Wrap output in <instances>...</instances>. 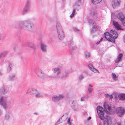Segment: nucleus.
Instances as JSON below:
<instances>
[{"label": "nucleus", "instance_id": "nucleus-48", "mask_svg": "<svg viewBox=\"0 0 125 125\" xmlns=\"http://www.w3.org/2000/svg\"><path fill=\"white\" fill-rule=\"evenodd\" d=\"M103 39V38H101V40L99 41V42H97V43H96V44L98 45V44H99L100 43L101 41V40L102 39Z\"/></svg>", "mask_w": 125, "mask_h": 125}, {"label": "nucleus", "instance_id": "nucleus-3", "mask_svg": "<svg viewBox=\"0 0 125 125\" xmlns=\"http://www.w3.org/2000/svg\"><path fill=\"white\" fill-rule=\"evenodd\" d=\"M53 72L54 74L52 75V78L55 79L65 78L67 76L69 73L68 71H66L64 74L60 76L59 74L61 73V69L60 68L58 67L54 68Z\"/></svg>", "mask_w": 125, "mask_h": 125}, {"label": "nucleus", "instance_id": "nucleus-47", "mask_svg": "<svg viewBox=\"0 0 125 125\" xmlns=\"http://www.w3.org/2000/svg\"><path fill=\"white\" fill-rule=\"evenodd\" d=\"M123 38L124 42L125 43V34L123 36Z\"/></svg>", "mask_w": 125, "mask_h": 125}, {"label": "nucleus", "instance_id": "nucleus-9", "mask_svg": "<svg viewBox=\"0 0 125 125\" xmlns=\"http://www.w3.org/2000/svg\"><path fill=\"white\" fill-rule=\"evenodd\" d=\"M35 72L37 76L42 78L44 77V73L39 68H36L35 70Z\"/></svg>", "mask_w": 125, "mask_h": 125}, {"label": "nucleus", "instance_id": "nucleus-35", "mask_svg": "<svg viewBox=\"0 0 125 125\" xmlns=\"http://www.w3.org/2000/svg\"><path fill=\"white\" fill-rule=\"evenodd\" d=\"M84 78V76L82 75H79L78 77V78L80 80L83 79Z\"/></svg>", "mask_w": 125, "mask_h": 125}, {"label": "nucleus", "instance_id": "nucleus-43", "mask_svg": "<svg viewBox=\"0 0 125 125\" xmlns=\"http://www.w3.org/2000/svg\"><path fill=\"white\" fill-rule=\"evenodd\" d=\"M115 125H121V124L120 122H116L115 123Z\"/></svg>", "mask_w": 125, "mask_h": 125}, {"label": "nucleus", "instance_id": "nucleus-20", "mask_svg": "<svg viewBox=\"0 0 125 125\" xmlns=\"http://www.w3.org/2000/svg\"><path fill=\"white\" fill-rule=\"evenodd\" d=\"M123 56V55L121 53H120L117 56V58L115 61V63H118L119 62L121 61V58Z\"/></svg>", "mask_w": 125, "mask_h": 125}, {"label": "nucleus", "instance_id": "nucleus-34", "mask_svg": "<svg viewBox=\"0 0 125 125\" xmlns=\"http://www.w3.org/2000/svg\"><path fill=\"white\" fill-rule=\"evenodd\" d=\"M75 10L74 9H73V11L72 14L70 15V17H72L74 16V13L75 12Z\"/></svg>", "mask_w": 125, "mask_h": 125}, {"label": "nucleus", "instance_id": "nucleus-51", "mask_svg": "<svg viewBox=\"0 0 125 125\" xmlns=\"http://www.w3.org/2000/svg\"><path fill=\"white\" fill-rule=\"evenodd\" d=\"M28 46L32 48L34 47V45H32V46H30L29 45V46Z\"/></svg>", "mask_w": 125, "mask_h": 125}, {"label": "nucleus", "instance_id": "nucleus-40", "mask_svg": "<svg viewBox=\"0 0 125 125\" xmlns=\"http://www.w3.org/2000/svg\"><path fill=\"white\" fill-rule=\"evenodd\" d=\"M91 13L93 15H95L96 13V11L95 10L93 11Z\"/></svg>", "mask_w": 125, "mask_h": 125}, {"label": "nucleus", "instance_id": "nucleus-5", "mask_svg": "<svg viewBox=\"0 0 125 125\" xmlns=\"http://www.w3.org/2000/svg\"><path fill=\"white\" fill-rule=\"evenodd\" d=\"M97 110L99 118L101 120H103L104 116V112L103 108L99 106L97 107Z\"/></svg>", "mask_w": 125, "mask_h": 125}, {"label": "nucleus", "instance_id": "nucleus-21", "mask_svg": "<svg viewBox=\"0 0 125 125\" xmlns=\"http://www.w3.org/2000/svg\"><path fill=\"white\" fill-rule=\"evenodd\" d=\"M88 66L90 70L92 71L95 73L97 72L98 70L94 68L92 65L89 64Z\"/></svg>", "mask_w": 125, "mask_h": 125}, {"label": "nucleus", "instance_id": "nucleus-32", "mask_svg": "<svg viewBox=\"0 0 125 125\" xmlns=\"http://www.w3.org/2000/svg\"><path fill=\"white\" fill-rule=\"evenodd\" d=\"M112 76L113 79L115 81L117 80V77L116 75L114 73H112Z\"/></svg>", "mask_w": 125, "mask_h": 125}, {"label": "nucleus", "instance_id": "nucleus-1", "mask_svg": "<svg viewBox=\"0 0 125 125\" xmlns=\"http://www.w3.org/2000/svg\"><path fill=\"white\" fill-rule=\"evenodd\" d=\"M14 25L15 26H18L19 28L21 29H25L28 31H31L35 26L34 24L28 20L19 21H15Z\"/></svg>", "mask_w": 125, "mask_h": 125}, {"label": "nucleus", "instance_id": "nucleus-54", "mask_svg": "<svg viewBox=\"0 0 125 125\" xmlns=\"http://www.w3.org/2000/svg\"><path fill=\"white\" fill-rule=\"evenodd\" d=\"M3 56H2V55H1V54H0V59L2 58Z\"/></svg>", "mask_w": 125, "mask_h": 125}, {"label": "nucleus", "instance_id": "nucleus-18", "mask_svg": "<svg viewBox=\"0 0 125 125\" xmlns=\"http://www.w3.org/2000/svg\"><path fill=\"white\" fill-rule=\"evenodd\" d=\"M104 110L107 113H110L111 109V107L108 105H104Z\"/></svg>", "mask_w": 125, "mask_h": 125}, {"label": "nucleus", "instance_id": "nucleus-15", "mask_svg": "<svg viewBox=\"0 0 125 125\" xmlns=\"http://www.w3.org/2000/svg\"><path fill=\"white\" fill-rule=\"evenodd\" d=\"M11 115V113L8 111H6L4 115V119L5 120H8L10 118Z\"/></svg>", "mask_w": 125, "mask_h": 125}, {"label": "nucleus", "instance_id": "nucleus-25", "mask_svg": "<svg viewBox=\"0 0 125 125\" xmlns=\"http://www.w3.org/2000/svg\"><path fill=\"white\" fill-rule=\"evenodd\" d=\"M67 117V115L66 114H65L62 116L60 119L62 120V121H64Z\"/></svg>", "mask_w": 125, "mask_h": 125}, {"label": "nucleus", "instance_id": "nucleus-41", "mask_svg": "<svg viewBox=\"0 0 125 125\" xmlns=\"http://www.w3.org/2000/svg\"><path fill=\"white\" fill-rule=\"evenodd\" d=\"M77 49V47L76 46H74L72 47V49L73 50L76 49Z\"/></svg>", "mask_w": 125, "mask_h": 125}, {"label": "nucleus", "instance_id": "nucleus-27", "mask_svg": "<svg viewBox=\"0 0 125 125\" xmlns=\"http://www.w3.org/2000/svg\"><path fill=\"white\" fill-rule=\"evenodd\" d=\"M43 94L40 92H38L35 94V97L37 98L42 97L43 96Z\"/></svg>", "mask_w": 125, "mask_h": 125}, {"label": "nucleus", "instance_id": "nucleus-4", "mask_svg": "<svg viewBox=\"0 0 125 125\" xmlns=\"http://www.w3.org/2000/svg\"><path fill=\"white\" fill-rule=\"evenodd\" d=\"M56 29L58 38L60 40H62L64 38L65 35L61 25L59 23H57Z\"/></svg>", "mask_w": 125, "mask_h": 125}, {"label": "nucleus", "instance_id": "nucleus-23", "mask_svg": "<svg viewBox=\"0 0 125 125\" xmlns=\"http://www.w3.org/2000/svg\"><path fill=\"white\" fill-rule=\"evenodd\" d=\"M72 107L75 110H77L78 109V104L76 102H74L73 103Z\"/></svg>", "mask_w": 125, "mask_h": 125}, {"label": "nucleus", "instance_id": "nucleus-7", "mask_svg": "<svg viewBox=\"0 0 125 125\" xmlns=\"http://www.w3.org/2000/svg\"><path fill=\"white\" fill-rule=\"evenodd\" d=\"M117 17L121 21L123 25L125 26V17L122 12H120L117 15Z\"/></svg>", "mask_w": 125, "mask_h": 125}, {"label": "nucleus", "instance_id": "nucleus-14", "mask_svg": "<svg viewBox=\"0 0 125 125\" xmlns=\"http://www.w3.org/2000/svg\"><path fill=\"white\" fill-rule=\"evenodd\" d=\"M113 24L115 27L116 28L117 30H122L121 28V26L117 22L114 21H113Z\"/></svg>", "mask_w": 125, "mask_h": 125}, {"label": "nucleus", "instance_id": "nucleus-55", "mask_svg": "<svg viewBox=\"0 0 125 125\" xmlns=\"http://www.w3.org/2000/svg\"><path fill=\"white\" fill-rule=\"evenodd\" d=\"M0 54H1V55H2V56H3H3H4L3 55V54H2V53H0Z\"/></svg>", "mask_w": 125, "mask_h": 125}, {"label": "nucleus", "instance_id": "nucleus-52", "mask_svg": "<svg viewBox=\"0 0 125 125\" xmlns=\"http://www.w3.org/2000/svg\"><path fill=\"white\" fill-rule=\"evenodd\" d=\"M109 94H106V97H109Z\"/></svg>", "mask_w": 125, "mask_h": 125}, {"label": "nucleus", "instance_id": "nucleus-46", "mask_svg": "<svg viewBox=\"0 0 125 125\" xmlns=\"http://www.w3.org/2000/svg\"><path fill=\"white\" fill-rule=\"evenodd\" d=\"M109 97L110 98V99L112 100L113 98V96L112 95H109Z\"/></svg>", "mask_w": 125, "mask_h": 125}, {"label": "nucleus", "instance_id": "nucleus-31", "mask_svg": "<svg viewBox=\"0 0 125 125\" xmlns=\"http://www.w3.org/2000/svg\"><path fill=\"white\" fill-rule=\"evenodd\" d=\"M93 87V85L91 84H89L88 87V91L89 93H91L93 89L92 88Z\"/></svg>", "mask_w": 125, "mask_h": 125}, {"label": "nucleus", "instance_id": "nucleus-2", "mask_svg": "<svg viewBox=\"0 0 125 125\" xmlns=\"http://www.w3.org/2000/svg\"><path fill=\"white\" fill-rule=\"evenodd\" d=\"M104 35L105 37L109 41L113 43H115L114 38H116L118 37V34L116 31L115 30H111L110 33H105Z\"/></svg>", "mask_w": 125, "mask_h": 125}, {"label": "nucleus", "instance_id": "nucleus-29", "mask_svg": "<svg viewBox=\"0 0 125 125\" xmlns=\"http://www.w3.org/2000/svg\"><path fill=\"white\" fill-rule=\"evenodd\" d=\"M29 10V7L28 6H25L23 9L22 13L23 14H24L27 12Z\"/></svg>", "mask_w": 125, "mask_h": 125}, {"label": "nucleus", "instance_id": "nucleus-6", "mask_svg": "<svg viewBox=\"0 0 125 125\" xmlns=\"http://www.w3.org/2000/svg\"><path fill=\"white\" fill-rule=\"evenodd\" d=\"M103 124L100 123L99 125H110L112 123V121L110 118L108 116L104 117Z\"/></svg>", "mask_w": 125, "mask_h": 125}, {"label": "nucleus", "instance_id": "nucleus-37", "mask_svg": "<svg viewBox=\"0 0 125 125\" xmlns=\"http://www.w3.org/2000/svg\"><path fill=\"white\" fill-rule=\"evenodd\" d=\"M85 97L84 96L81 97L80 100L81 101H84L85 100Z\"/></svg>", "mask_w": 125, "mask_h": 125}, {"label": "nucleus", "instance_id": "nucleus-17", "mask_svg": "<svg viewBox=\"0 0 125 125\" xmlns=\"http://www.w3.org/2000/svg\"><path fill=\"white\" fill-rule=\"evenodd\" d=\"M81 5V2L80 0H78L76 2L75 4L73 5V9L76 10L78 7L80 6Z\"/></svg>", "mask_w": 125, "mask_h": 125}, {"label": "nucleus", "instance_id": "nucleus-8", "mask_svg": "<svg viewBox=\"0 0 125 125\" xmlns=\"http://www.w3.org/2000/svg\"><path fill=\"white\" fill-rule=\"evenodd\" d=\"M90 25L93 26L92 28L91 29V33H93L96 31L97 26L95 24V21L92 20H90L89 21Z\"/></svg>", "mask_w": 125, "mask_h": 125}, {"label": "nucleus", "instance_id": "nucleus-49", "mask_svg": "<svg viewBox=\"0 0 125 125\" xmlns=\"http://www.w3.org/2000/svg\"><path fill=\"white\" fill-rule=\"evenodd\" d=\"M74 30L75 31H78V29L76 28H74Z\"/></svg>", "mask_w": 125, "mask_h": 125}, {"label": "nucleus", "instance_id": "nucleus-33", "mask_svg": "<svg viewBox=\"0 0 125 125\" xmlns=\"http://www.w3.org/2000/svg\"><path fill=\"white\" fill-rule=\"evenodd\" d=\"M8 91V89L7 88H6L3 89L2 91V93L3 94H4L7 92Z\"/></svg>", "mask_w": 125, "mask_h": 125}, {"label": "nucleus", "instance_id": "nucleus-10", "mask_svg": "<svg viewBox=\"0 0 125 125\" xmlns=\"http://www.w3.org/2000/svg\"><path fill=\"white\" fill-rule=\"evenodd\" d=\"M0 103L1 105L4 109H6L8 107L7 103L3 97H2L0 99Z\"/></svg>", "mask_w": 125, "mask_h": 125}, {"label": "nucleus", "instance_id": "nucleus-58", "mask_svg": "<svg viewBox=\"0 0 125 125\" xmlns=\"http://www.w3.org/2000/svg\"><path fill=\"white\" fill-rule=\"evenodd\" d=\"M124 80H125V79H124Z\"/></svg>", "mask_w": 125, "mask_h": 125}, {"label": "nucleus", "instance_id": "nucleus-28", "mask_svg": "<svg viewBox=\"0 0 125 125\" xmlns=\"http://www.w3.org/2000/svg\"><path fill=\"white\" fill-rule=\"evenodd\" d=\"M57 95L59 101L63 99L64 98V95L63 94H60Z\"/></svg>", "mask_w": 125, "mask_h": 125}, {"label": "nucleus", "instance_id": "nucleus-56", "mask_svg": "<svg viewBox=\"0 0 125 125\" xmlns=\"http://www.w3.org/2000/svg\"><path fill=\"white\" fill-rule=\"evenodd\" d=\"M34 114H37V113H34Z\"/></svg>", "mask_w": 125, "mask_h": 125}, {"label": "nucleus", "instance_id": "nucleus-42", "mask_svg": "<svg viewBox=\"0 0 125 125\" xmlns=\"http://www.w3.org/2000/svg\"><path fill=\"white\" fill-rule=\"evenodd\" d=\"M30 3V1H28L26 5V6H28V7H29V5Z\"/></svg>", "mask_w": 125, "mask_h": 125}, {"label": "nucleus", "instance_id": "nucleus-11", "mask_svg": "<svg viewBox=\"0 0 125 125\" xmlns=\"http://www.w3.org/2000/svg\"><path fill=\"white\" fill-rule=\"evenodd\" d=\"M118 115L121 117L124 112V109L122 107H119L116 110Z\"/></svg>", "mask_w": 125, "mask_h": 125}, {"label": "nucleus", "instance_id": "nucleus-24", "mask_svg": "<svg viewBox=\"0 0 125 125\" xmlns=\"http://www.w3.org/2000/svg\"><path fill=\"white\" fill-rule=\"evenodd\" d=\"M52 100L54 102L56 103L59 101L57 95L53 96L52 98Z\"/></svg>", "mask_w": 125, "mask_h": 125}, {"label": "nucleus", "instance_id": "nucleus-26", "mask_svg": "<svg viewBox=\"0 0 125 125\" xmlns=\"http://www.w3.org/2000/svg\"><path fill=\"white\" fill-rule=\"evenodd\" d=\"M13 66V64L12 63H10L9 64L7 69V72H10L12 70L11 67Z\"/></svg>", "mask_w": 125, "mask_h": 125}, {"label": "nucleus", "instance_id": "nucleus-22", "mask_svg": "<svg viewBox=\"0 0 125 125\" xmlns=\"http://www.w3.org/2000/svg\"><path fill=\"white\" fill-rule=\"evenodd\" d=\"M119 4V2L118 0H113L112 3V5L113 7H114L118 5Z\"/></svg>", "mask_w": 125, "mask_h": 125}, {"label": "nucleus", "instance_id": "nucleus-19", "mask_svg": "<svg viewBox=\"0 0 125 125\" xmlns=\"http://www.w3.org/2000/svg\"><path fill=\"white\" fill-rule=\"evenodd\" d=\"M118 98L120 100H125V94H120L118 95Z\"/></svg>", "mask_w": 125, "mask_h": 125}, {"label": "nucleus", "instance_id": "nucleus-44", "mask_svg": "<svg viewBox=\"0 0 125 125\" xmlns=\"http://www.w3.org/2000/svg\"><path fill=\"white\" fill-rule=\"evenodd\" d=\"M7 53V52L6 51L3 52L2 53L3 55L4 56Z\"/></svg>", "mask_w": 125, "mask_h": 125}, {"label": "nucleus", "instance_id": "nucleus-12", "mask_svg": "<svg viewBox=\"0 0 125 125\" xmlns=\"http://www.w3.org/2000/svg\"><path fill=\"white\" fill-rule=\"evenodd\" d=\"M36 89L32 88H29L27 91V93L29 94H34L37 92Z\"/></svg>", "mask_w": 125, "mask_h": 125}, {"label": "nucleus", "instance_id": "nucleus-36", "mask_svg": "<svg viewBox=\"0 0 125 125\" xmlns=\"http://www.w3.org/2000/svg\"><path fill=\"white\" fill-rule=\"evenodd\" d=\"M85 56L86 58H88L89 57L90 54L88 52H86L85 54Z\"/></svg>", "mask_w": 125, "mask_h": 125}, {"label": "nucleus", "instance_id": "nucleus-57", "mask_svg": "<svg viewBox=\"0 0 125 125\" xmlns=\"http://www.w3.org/2000/svg\"><path fill=\"white\" fill-rule=\"evenodd\" d=\"M73 42H71V44H73Z\"/></svg>", "mask_w": 125, "mask_h": 125}, {"label": "nucleus", "instance_id": "nucleus-38", "mask_svg": "<svg viewBox=\"0 0 125 125\" xmlns=\"http://www.w3.org/2000/svg\"><path fill=\"white\" fill-rule=\"evenodd\" d=\"M68 124L69 125H70L71 124V122H70V118H69L68 119L67 121Z\"/></svg>", "mask_w": 125, "mask_h": 125}, {"label": "nucleus", "instance_id": "nucleus-16", "mask_svg": "<svg viewBox=\"0 0 125 125\" xmlns=\"http://www.w3.org/2000/svg\"><path fill=\"white\" fill-rule=\"evenodd\" d=\"M40 49L41 51L43 52H45L47 51L46 46L44 44H41Z\"/></svg>", "mask_w": 125, "mask_h": 125}, {"label": "nucleus", "instance_id": "nucleus-53", "mask_svg": "<svg viewBox=\"0 0 125 125\" xmlns=\"http://www.w3.org/2000/svg\"><path fill=\"white\" fill-rule=\"evenodd\" d=\"M2 74V73L1 72V71H0V75H1Z\"/></svg>", "mask_w": 125, "mask_h": 125}, {"label": "nucleus", "instance_id": "nucleus-39", "mask_svg": "<svg viewBox=\"0 0 125 125\" xmlns=\"http://www.w3.org/2000/svg\"><path fill=\"white\" fill-rule=\"evenodd\" d=\"M60 120H61L59 118V119L55 123V125H57L60 123L61 121H60Z\"/></svg>", "mask_w": 125, "mask_h": 125}, {"label": "nucleus", "instance_id": "nucleus-45", "mask_svg": "<svg viewBox=\"0 0 125 125\" xmlns=\"http://www.w3.org/2000/svg\"><path fill=\"white\" fill-rule=\"evenodd\" d=\"M2 114L3 112L0 109V116L2 115Z\"/></svg>", "mask_w": 125, "mask_h": 125}, {"label": "nucleus", "instance_id": "nucleus-30", "mask_svg": "<svg viewBox=\"0 0 125 125\" xmlns=\"http://www.w3.org/2000/svg\"><path fill=\"white\" fill-rule=\"evenodd\" d=\"M102 0H91L92 3L94 4H96L101 2Z\"/></svg>", "mask_w": 125, "mask_h": 125}, {"label": "nucleus", "instance_id": "nucleus-13", "mask_svg": "<svg viewBox=\"0 0 125 125\" xmlns=\"http://www.w3.org/2000/svg\"><path fill=\"white\" fill-rule=\"evenodd\" d=\"M8 80L10 82L14 81L16 79V75L14 73H12L7 78Z\"/></svg>", "mask_w": 125, "mask_h": 125}, {"label": "nucleus", "instance_id": "nucleus-50", "mask_svg": "<svg viewBox=\"0 0 125 125\" xmlns=\"http://www.w3.org/2000/svg\"><path fill=\"white\" fill-rule=\"evenodd\" d=\"M91 117L89 116L87 120H89L91 119Z\"/></svg>", "mask_w": 125, "mask_h": 125}]
</instances>
